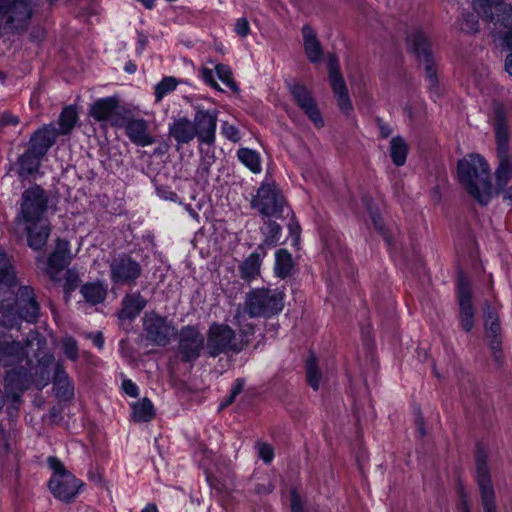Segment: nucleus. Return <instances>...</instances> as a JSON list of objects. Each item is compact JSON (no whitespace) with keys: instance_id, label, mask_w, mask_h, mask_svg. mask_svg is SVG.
Wrapping results in <instances>:
<instances>
[{"instance_id":"obj_1","label":"nucleus","mask_w":512,"mask_h":512,"mask_svg":"<svg viewBox=\"0 0 512 512\" xmlns=\"http://www.w3.org/2000/svg\"><path fill=\"white\" fill-rule=\"evenodd\" d=\"M34 344L38 349L45 345V340L37 332L30 333L24 342H20L0 323V366L12 367L4 376V389L8 399L14 403H19L21 396L33 384L32 361L27 349Z\"/></svg>"},{"instance_id":"obj_2","label":"nucleus","mask_w":512,"mask_h":512,"mask_svg":"<svg viewBox=\"0 0 512 512\" xmlns=\"http://www.w3.org/2000/svg\"><path fill=\"white\" fill-rule=\"evenodd\" d=\"M490 122L495 134L498 158L492 190L500 192L512 179V153L509 154L510 127L508 124V109L503 103H493Z\"/></svg>"},{"instance_id":"obj_3","label":"nucleus","mask_w":512,"mask_h":512,"mask_svg":"<svg viewBox=\"0 0 512 512\" xmlns=\"http://www.w3.org/2000/svg\"><path fill=\"white\" fill-rule=\"evenodd\" d=\"M458 180L467 192H491L489 164L479 154H469L457 163Z\"/></svg>"},{"instance_id":"obj_4","label":"nucleus","mask_w":512,"mask_h":512,"mask_svg":"<svg viewBox=\"0 0 512 512\" xmlns=\"http://www.w3.org/2000/svg\"><path fill=\"white\" fill-rule=\"evenodd\" d=\"M284 308V293L278 289L256 288L246 294L244 310L251 318H270Z\"/></svg>"},{"instance_id":"obj_5","label":"nucleus","mask_w":512,"mask_h":512,"mask_svg":"<svg viewBox=\"0 0 512 512\" xmlns=\"http://www.w3.org/2000/svg\"><path fill=\"white\" fill-rule=\"evenodd\" d=\"M249 340L239 339L235 331L227 324L213 323L207 332L206 351L210 357L221 354H239Z\"/></svg>"},{"instance_id":"obj_6","label":"nucleus","mask_w":512,"mask_h":512,"mask_svg":"<svg viewBox=\"0 0 512 512\" xmlns=\"http://www.w3.org/2000/svg\"><path fill=\"white\" fill-rule=\"evenodd\" d=\"M48 465L53 471L48 483L51 493L61 501L70 502L79 493L83 483L68 471L58 458L49 457Z\"/></svg>"},{"instance_id":"obj_7","label":"nucleus","mask_w":512,"mask_h":512,"mask_svg":"<svg viewBox=\"0 0 512 512\" xmlns=\"http://www.w3.org/2000/svg\"><path fill=\"white\" fill-rule=\"evenodd\" d=\"M58 194H23L20 217L24 224L49 222L46 215L56 211Z\"/></svg>"},{"instance_id":"obj_8","label":"nucleus","mask_w":512,"mask_h":512,"mask_svg":"<svg viewBox=\"0 0 512 512\" xmlns=\"http://www.w3.org/2000/svg\"><path fill=\"white\" fill-rule=\"evenodd\" d=\"M476 482L484 512H496V495L488 466V453L478 444L475 454Z\"/></svg>"},{"instance_id":"obj_9","label":"nucleus","mask_w":512,"mask_h":512,"mask_svg":"<svg viewBox=\"0 0 512 512\" xmlns=\"http://www.w3.org/2000/svg\"><path fill=\"white\" fill-rule=\"evenodd\" d=\"M108 266L110 281L116 286L135 285L143 272L141 264L125 252L112 256Z\"/></svg>"},{"instance_id":"obj_10","label":"nucleus","mask_w":512,"mask_h":512,"mask_svg":"<svg viewBox=\"0 0 512 512\" xmlns=\"http://www.w3.org/2000/svg\"><path fill=\"white\" fill-rule=\"evenodd\" d=\"M142 321L146 340L155 346H167L177 334L173 323L155 311L146 312Z\"/></svg>"},{"instance_id":"obj_11","label":"nucleus","mask_w":512,"mask_h":512,"mask_svg":"<svg viewBox=\"0 0 512 512\" xmlns=\"http://www.w3.org/2000/svg\"><path fill=\"white\" fill-rule=\"evenodd\" d=\"M32 8L26 0H0V23L9 29H24L31 19Z\"/></svg>"},{"instance_id":"obj_12","label":"nucleus","mask_w":512,"mask_h":512,"mask_svg":"<svg viewBox=\"0 0 512 512\" xmlns=\"http://www.w3.org/2000/svg\"><path fill=\"white\" fill-rule=\"evenodd\" d=\"M408 42L411 50L417 59L425 65V72L430 87L437 84L436 71L433 67L430 43L421 30L415 29L408 35Z\"/></svg>"},{"instance_id":"obj_13","label":"nucleus","mask_w":512,"mask_h":512,"mask_svg":"<svg viewBox=\"0 0 512 512\" xmlns=\"http://www.w3.org/2000/svg\"><path fill=\"white\" fill-rule=\"evenodd\" d=\"M457 294L460 326L464 331L470 332L475 323V310L472 304L470 283L463 272H459L458 274Z\"/></svg>"},{"instance_id":"obj_14","label":"nucleus","mask_w":512,"mask_h":512,"mask_svg":"<svg viewBox=\"0 0 512 512\" xmlns=\"http://www.w3.org/2000/svg\"><path fill=\"white\" fill-rule=\"evenodd\" d=\"M288 88L297 106L313 122L315 127H323L324 121L311 91L298 82L288 83Z\"/></svg>"},{"instance_id":"obj_15","label":"nucleus","mask_w":512,"mask_h":512,"mask_svg":"<svg viewBox=\"0 0 512 512\" xmlns=\"http://www.w3.org/2000/svg\"><path fill=\"white\" fill-rule=\"evenodd\" d=\"M251 207L267 218H282L285 211H290L288 202L283 194H254Z\"/></svg>"},{"instance_id":"obj_16","label":"nucleus","mask_w":512,"mask_h":512,"mask_svg":"<svg viewBox=\"0 0 512 512\" xmlns=\"http://www.w3.org/2000/svg\"><path fill=\"white\" fill-rule=\"evenodd\" d=\"M193 119L196 138L200 143L213 145L216 139V127L218 111L216 109L205 110L197 106Z\"/></svg>"},{"instance_id":"obj_17","label":"nucleus","mask_w":512,"mask_h":512,"mask_svg":"<svg viewBox=\"0 0 512 512\" xmlns=\"http://www.w3.org/2000/svg\"><path fill=\"white\" fill-rule=\"evenodd\" d=\"M204 347V337L194 326H185L179 332L178 351L183 362L196 360Z\"/></svg>"},{"instance_id":"obj_18","label":"nucleus","mask_w":512,"mask_h":512,"mask_svg":"<svg viewBox=\"0 0 512 512\" xmlns=\"http://www.w3.org/2000/svg\"><path fill=\"white\" fill-rule=\"evenodd\" d=\"M484 327L492 355L497 363H501L502 359V337L501 327L497 312L488 302L484 305Z\"/></svg>"},{"instance_id":"obj_19","label":"nucleus","mask_w":512,"mask_h":512,"mask_svg":"<svg viewBox=\"0 0 512 512\" xmlns=\"http://www.w3.org/2000/svg\"><path fill=\"white\" fill-rule=\"evenodd\" d=\"M72 260L70 244L67 240L57 239L54 251L49 255L46 273L51 281H61L60 273L69 265Z\"/></svg>"},{"instance_id":"obj_20","label":"nucleus","mask_w":512,"mask_h":512,"mask_svg":"<svg viewBox=\"0 0 512 512\" xmlns=\"http://www.w3.org/2000/svg\"><path fill=\"white\" fill-rule=\"evenodd\" d=\"M13 305L16 306L19 317L29 323H35L39 317L40 306L31 286H20L17 289Z\"/></svg>"},{"instance_id":"obj_21","label":"nucleus","mask_w":512,"mask_h":512,"mask_svg":"<svg viewBox=\"0 0 512 512\" xmlns=\"http://www.w3.org/2000/svg\"><path fill=\"white\" fill-rule=\"evenodd\" d=\"M497 18L491 16L492 32L498 38L504 40L505 44L512 49V7L496 6Z\"/></svg>"},{"instance_id":"obj_22","label":"nucleus","mask_w":512,"mask_h":512,"mask_svg":"<svg viewBox=\"0 0 512 512\" xmlns=\"http://www.w3.org/2000/svg\"><path fill=\"white\" fill-rule=\"evenodd\" d=\"M168 135L177 143V148L192 142L197 135L193 121L187 117H177L169 124Z\"/></svg>"},{"instance_id":"obj_23","label":"nucleus","mask_w":512,"mask_h":512,"mask_svg":"<svg viewBox=\"0 0 512 512\" xmlns=\"http://www.w3.org/2000/svg\"><path fill=\"white\" fill-rule=\"evenodd\" d=\"M59 133L54 125L44 126L37 130L30 138L29 150L38 154V156L44 157L48 150L56 142Z\"/></svg>"},{"instance_id":"obj_24","label":"nucleus","mask_w":512,"mask_h":512,"mask_svg":"<svg viewBox=\"0 0 512 512\" xmlns=\"http://www.w3.org/2000/svg\"><path fill=\"white\" fill-rule=\"evenodd\" d=\"M148 123L144 119L129 118L125 123V133L132 143L138 146H148L155 142L148 131Z\"/></svg>"},{"instance_id":"obj_25","label":"nucleus","mask_w":512,"mask_h":512,"mask_svg":"<svg viewBox=\"0 0 512 512\" xmlns=\"http://www.w3.org/2000/svg\"><path fill=\"white\" fill-rule=\"evenodd\" d=\"M119 104L115 97L102 98L94 102L89 110V115L98 122H111L118 115Z\"/></svg>"},{"instance_id":"obj_26","label":"nucleus","mask_w":512,"mask_h":512,"mask_svg":"<svg viewBox=\"0 0 512 512\" xmlns=\"http://www.w3.org/2000/svg\"><path fill=\"white\" fill-rule=\"evenodd\" d=\"M147 300L139 291L126 294L121 301L118 317L121 320H134L144 310Z\"/></svg>"},{"instance_id":"obj_27","label":"nucleus","mask_w":512,"mask_h":512,"mask_svg":"<svg viewBox=\"0 0 512 512\" xmlns=\"http://www.w3.org/2000/svg\"><path fill=\"white\" fill-rule=\"evenodd\" d=\"M304 52L312 64H320L323 60V48L312 27L305 25L302 27Z\"/></svg>"},{"instance_id":"obj_28","label":"nucleus","mask_w":512,"mask_h":512,"mask_svg":"<svg viewBox=\"0 0 512 512\" xmlns=\"http://www.w3.org/2000/svg\"><path fill=\"white\" fill-rule=\"evenodd\" d=\"M27 243L33 250H41L47 243L51 233L49 222H35L25 224Z\"/></svg>"},{"instance_id":"obj_29","label":"nucleus","mask_w":512,"mask_h":512,"mask_svg":"<svg viewBox=\"0 0 512 512\" xmlns=\"http://www.w3.org/2000/svg\"><path fill=\"white\" fill-rule=\"evenodd\" d=\"M53 389L55 391L56 397L62 401H68L74 396L73 383L68 374L65 372L63 364L60 362H58L55 366L53 376Z\"/></svg>"},{"instance_id":"obj_30","label":"nucleus","mask_w":512,"mask_h":512,"mask_svg":"<svg viewBox=\"0 0 512 512\" xmlns=\"http://www.w3.org/2000/svg\"><path fill=\"white\" fill-rule=\"evenodd\" d=\"M372 221L375 230L383 237L388 246L393 244V238L385 226L380 216L379 201L374 200L370 194H366L362 199Z\"/></svg>"},{"instance_id":"obj_31","label":"nucleus","mask_w":512,"mask_h":512,"mask_svg":"<svg viewBox=\"0 0 512 512\" xmlns=\"http://www.w3.org/2000/svg\"><path fill=\"white\" fill-rule=\"evenodd\" d=\"M42 158L28 149L18 159V175L23 179L34 177L38 173Z\"/></svg>"},{"instance_id":"obj_32","label":"nucleus","mask_w":512,"mask_h":512,"mask_svg":"<svg viewBox=\"0 0 512 512\" xmlns=\"http://www.w3.org/2000/svg\"><path fill=\"white\" fill-rule=\"evenodd\" d=\"M261 254L258 251L251 253L239 266L241 279L250 282L260 275Z\"/></svg>"},{"instance_id":"obj_33","label":"nucleus","mask_w":512,"mask_h":512,"mask_svg":"<svg viewBox=\"0 0 512 512\" xmlns=\"http://www.w3.org/2000/svg\"><path fill=\"white\" fill-rule=\"evenodd\" d=\"M17 285L16 277L10 281L0 279V312L5 313L13 307L16 297L15 288Z\"/></svg>"},{"instance_id":"obj_34","label":"nucleus","mask_w":512,"mask_h":512,"mask_svg":"<svg viewBox=\"0 0 512 512\" xmlns=\"http://www.w3.org/2000/svg\"><path fill=\"white\" fill-rule=\"evenodd\" d=\"M408 150V144L403 137L395 136L391 139L389 152L392 162L396 166L400 167L405 164Z\"/></svg>"},{"instance_id":"obj_35","label":"nucleus","mask_w":512,"mask_h":512,"mask_svg":"<svg viewBox=\"0 0 512 512\" xmlns=\"http://www.w3.org/2000/svg\"><path fill=\"white\" fill-rule=\"evenodd\" d=\"M154 416V407L148 398L132 404V419L135 422H149Z\"/></svg>"},{"instance_id":"obj_36","label":"nucleus","mask_w":512,"mask_h":512,"mask_svg":"<svg viewBox=\"0 0 512 512\" xmlns=\"http://www.w3.org/2000/svg\"><path fill=\"white\" fill-rule=\"evenodd\" d=\"M80 292L92 305L103 302L107 294L106 288L101 283H87L81 287Z\"/></svg>"},{"instance_id":"obj_37","label":"nucleus","mask_w":512,"mask_h":512,"mask_svg":"<svg viewBox=\"0 0 512 512\" xmlns=\"http://www.w3.org/2000/svg\"><path fill=\"white\" fill-rule=\"evenodd\" d=\"M503 6L508 7L507 5H504L503 3H498L497 0H474L473 1V8L474 10L481 15L486 21H489L491 23V16L493 15L495 19L497 18V13L501 14V12H497L496 6Z\"/></svg>"},{"instance_id":"obj_38","label":"nucleus","mask_w":512,"mask_h":512,"mask_svg":"<svg viewBox=\"0 0 512 512\" xmlns=\"http://www.w3.org/2000/svg\"><path fill=\"white\" fill-rule=\"evenodd\" d=\"M77 119L78 114L76 108L74 106L65 107L59 117V129H57L59 135H66L70 133Z\"/></svg>"},{"instance_id":"obj_39","label":"nucleus","mask_w":512,"mask_h":512,"mask_svg":"<svg viewBox=\"0 0 512 512\" xmlns=\"http://www.w3.org/2000/svg\"><path fill=\"white\" fill-rule=\"evenodd\" d=\"M293 267L291 254L285 249L276 252L275 272L282 279L286 278Z\"/></svg>"},{"instance_id":"obj_40","label":"nucleus","mask_w":512,"mask_h":512,"mask_svg":"<svg viewBox=\"0 0 512 512\" xmlns=\"http://www.w3.org/2000/svg\"><path fill=\"white\" fill-rule=\"evenodd\" d=\"M238 159L252 172L257 173L261 170L259 154L248 148H241L237 152Z\"/></svg>"},{"instance_id":"obj_41","label":"nucleus","mask_w":512,"mask_h":512,"mask_svg":"<svg viewBox=\"0 0 512 512\" xmlns=\"http://www.w3.org/2000/svg\"><path fill=\"white\" fill-rule=\"evenodd\" d=\"M178 85L176 78L168 76L163 78L156 86L154 91L155 101L160 102L166 95L173 92Z\"/></svg>"},{"instance_id":"obj_42","label":"nucleus","mask_w":512,"mask_h":512,"mask_svg":"<svg viewBox=\"0 0 512 512\" xmlns=\"http://www.w3.org/2000/svg\"><path fill=\"white\" fill-rule=\"evenodd\" d=\"M307 382L314 389L318 390L321 380V372L318 369L316 358L311 355L306 361Z\"/></svg>"},{"instance_id":"obj_43","label":"nucleus","mask_w":512,"mask_h":512,"mask_svg":"<svg viewBox=\"0 0 512 512\" xmlns=\"http://www.w3.org/2000/svg\"><path fill=\"white\" fill-rule=\"evenodd\" d=\"M265 225L267 232L264 239V244L268 246H275L280 239L282 228L277 222L272 221L271 219H268L265 222Z\"/></svg>"},{"instance_id":"obj_44","label":"nucleus","mask_w":512,"mask_h":512,"mask_svg":"<svg viewBox=\"0 0 512 512\" xmlns=\"http://www.w3.org/2000/svg\"><path fill=\"white\" fill-rule=\"evenodd\" d=\"M215 69H216L218 78L223 83H225L231 90L238 93L240 89H239L238 85L236 84V82L232 78L231 69L227 65H224V64H218Z\"/></svg>"},{"instance_id":"obj_45","label":"nucleus","mask_w":512,"mask_h":512,"mask_svg":"<svg viewBox=\"0 0 512 512\" xmlns=\"http://www.w3.org/2000/svg\"><path fill=\"white\" fill-rule=\"evenodd\" d=\"M461 31L465 33H476L479 30L477 17L473 13H465L458 21Z\"/></svg>"},{"instance_id":"obj_46","label":"nucleus","mask_w":512,"mask_h":512,"mask_svg":"<svg viewBox=\"0 0 512 512\" xmlns=\"http://www.w3.org/2000/svg\"><path fill=\"white\" fill-rule=\"evenodd\" d=\"M13 277H16V274L11 259L3 250H0V279L10 281Z\"/></svg>"},{"instance_id":"obj_47","label":"nucleus","mask_w":512,"mask_h":512,"mask_svg":"<svg viewBox=\"0 0 512 512\" xmlns=\"http://www.w3.org/2000/svg\"><path fill=\"white\" fill-rule=\"evenodd\" d=\"M62 348L66 357L71 361H76L79 357L77 341L72 336H66L62 339Z\"/></svg>"},{"instance_id":"obj_48","label":"nucleus","mask_w":512,"mask_h":512,"mask_svg":"<svg viewBox=\"0 0 512 512\" xmlns=\"http://www.w3.org/2000/svg\"><path fill=\"white\" fill-rule=\"evenodd\" d=\"M80 279L78 273L73 270L69 269L65 272L64 275V293L66 296H69L71 292H73L79 285Z\"/></svg>"},{"instance_id":"obj_49","label":"nucleus","mask_w":512,"mask_h":512,"mask_svg":"<svg viewBox=\"0 0 512 512\" xmlns=\"http://www.w3.org/2000/svg\"><path fill=\"white\" fill-rule=\"evenodd\" d=\"M190 198L193 202L186 203L185 208L196 218L198 216L197 210H201L206 203V194H191Z\"/></svg>"},{"instance_id":"obj_50","label":"nucleus","mask_w":512,"mask_h":512,"mask_svg":"<svg viewBox=\"0 0 512 512\" xmlns=\"http://www.w3.org/2000/svg\"><path fill=\"white\" fill-rule=\"evenodd\" d=\"M256 448L258 450L259 457L265 462L270 463L274 457V450L270 444L257 442Z\"/></svg>"},{"instance_id":"obj_51","label":"nucleus","mask_w":512,"mask_h":512,"mask_svg":"<svg viewBox=\"0 0 512 512\" xmlns=\"http://www.w3.org/2000/svg\"><path fill=\"white\" fill-rule=\"evenodd\" d=\"M341 112L349 115L353 111V105L348 93L334 96Z\"/></svg>"},{"instance_id":"obj_52","label":"nucleus","mask_w":512,"mask_h":512,"mask_svg":"<svg viewBox=\"0 0 512 512\" xmlns=\"http://www.w3.org/2000/svg\"><path fill=\"white\" fill-rule=\"evenodd\" d=\"M331 88L334 96L348 93L344 78L342 75L330 78Z\"/></svg>"},{"instance_id":"obj_53","label":"nucleus","mask_w":512,"mask_h":512,"mask_svg":"<svg viewBox=\"0 0 512 512\" xmlns=\"http://www.w3.org/2000/svg\"><path fill=\"white\" fill-rule=\"evenodd\" d=\"M291 216V220L288 224V230L289 233L295 237V241L297 242L300 238L301 233V227L299 222L295 218L294 212L290 209V211H287V216Z\"/></svg>"},{"instance_id":"obj_54","label":"nucleus","mask_w":512,"mask_h":512,"mask_svg":"<svg viewBox=\"0 0 512 512\" xmlns=\"http://www.w3.org/2000/svg\"><path fill=\"white\" fill-rule=\"evenodd\" d=\"M222 134L229 140L233 142H238L240 140L238 129L227 122H225L222 126Z\"/></svg>"},{"instance_id":"obj_55","label":"nucleus","mask_w":512,"mask_h":512,"mask_svg":"<svg viewBox=\"0 0 512 512\" xmlns=\"http://www.w3.org/2000/svg\"><path fill=\"white\" fill-rule=\"evenodd\" d=\"M234 30L240 37H242V38L246 37L250 32V26H249L248 20L244 17L239 18L235 23Z\"/></svg>"},{"instance_id":"obj_56","label":"nucleus","mask_w":512,"mask_h":512,"mask_svg":"<svg viewBox=\"0 0 512 512\" xmlns=\"http://www.w3.org/2000/svg\"><path fill=\"white\" fill-rule=\"evenodd\" d=\"M291 512H304V505L296 490L291 491Z\"/></svg>"},{"instance_id":"obj_57","label":"nucleus","mask_w":512,"mask_h":512,"mask_svg":"<svg viewBox=\"0 0 512 512\" xmlns=\"http://www.w3.org/2000/svg\"><path fill=\"white\" fill-rule=\"evenodd\" d=\"M18 123H19V118L10 112H3L0 115V125L1 126H8V125L15 126Z\"/></svg>"},{"instance_id":"obj_58","label":"nucleus","mask_w":512,"mask_h":512,"mask_svg":"<svg viewBox=\"0 0 512 512\" xmlns=\"http://www.w3.org/2000/svg\"><path fill=\"white\" fill-rule=\"evenodd\" d=\"M376 124L379 129L380 136L382 138H388L393 133V128L386 122H384L382 119L377 118Z\"/></svg>"},{"instance_id":"obj_59","label":"nucleus","mask_w":512,"mask_h":512,"mask_svg":"<svg viewBox=\"0 0 512 512\" xmlns=\"http://www.w3.org/2000/svg\"><path fill=\"white\" fill-rule=\"evenodd\" d=\"M458 510L459 512H471L469 497L463 489L460 490Z\"/></svg>"},{"instance_id":"obj_60","label":"nucleus","mask_w":512,"mask_h":512,"mask_svg":"<svg viewBox=\"0 0 512 512\" xmlns=\"http://www.w3.org/2000/svg\"><path fill=\"white\" fill-rule=\"evenodd\" d=\"M10 449L9 435L3 427H0V451L7 454L10 452Z\"/></svg>"},{"instance_id":"obj_61","label":"nucleus","mask_w":512,"mask_h":512,"mask_svg":"<svg viewBox=\"0 0 512 512\" xmlns=\"http://www.w3.org/2000/svg\"><path fill=\"white\" fill-rule=\"evenodd\" d=\"M328 71H329V79L334 78L335 76L342 75L339 71V65L337 58L334 55L329 57L328 61Z\"/></svg>"},{"instance_id":"obj_62","label":"nucleus","mask_w":512,"mask_h":512,"mask_svg":"<svg viewBox=\"0 0 512 512\" xmlns=\"http://www.w3.org/2000/svg\"><path fill=\"white\" fill-rule=\"evenodd\" d=\"M122 389L124 392L131 396V397H137L138 396V387L135 383H133L131 380L126 379L122 382Z\"/></svg>"},{"instance_id":"obj_63","label":"nucleus","mask_w":512,"mask_h":512,"mask_svg":"<svg viewBox=\"0 0 512 512\" xmlns=\"http://www.w3.org/2000/svg\"><path fill=\"white\" fill-rule=\"evenodd\" d=\"M202 78L203 80L208 83L210 86H212L213 88L215 89H218L220 90V87L218 85V83L215 81L214 79V74H213V71L208 69V68H204L202 70Z\"/></svg>"},{"instance_id":"obj_64","label":"nucleus","mask_w":512,"mask_h":512,"mask_svg":"<svg viewBox=\"0 0 512 512\" xmlns=\"http://www.w3.org/2000/svg\"><path fill=\"white\" fill-rule=\"evenodd\" d=\"M278 190L276 182L272 179H266L262 182L257 192H276Z\"/></svg>"}]
</instances>
